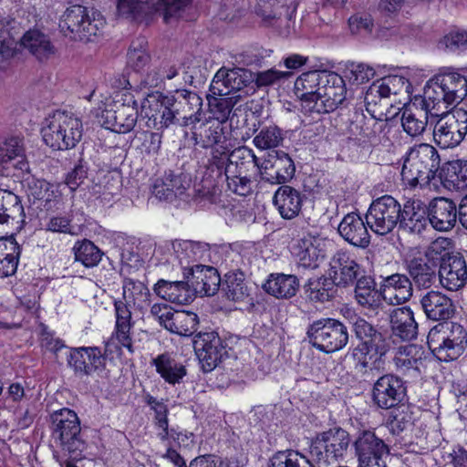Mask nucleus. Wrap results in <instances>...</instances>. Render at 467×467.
Masks as SVG:
<instances>
[{
	"instance_id": "nucleus-7",
	"label": "nucleus",
	"mask_w": 467,
	"mask_h": 467,
	"mask_svg": "<svg viewBox=\"0 0 467 467\" xmlns=\"http://www.w3.org/2000/svg\"><path fill=\"white\" fill-rule=\"evenodd\" d=\"M41 134L45 143L54 150L72 149L82 138V121L72 113L57 111L45 119Z\"/></svg>"
},
{
	"instance_id": "nucleus-52",
	"label": "nucleus",
	"mask_w": 467,
	"mask_h": 467,
	"mask_svg": "<svg viewBox=\"0 0 467 467\" xmlns=\"http://www.w3.org/2000/svg\"><path fill=\"white\" fill-rule=\"evenodd\" d=\"M75 259L86 267H94L102 258V252L89 240L77 242L73 247Z\"/></svg>"
},
{
	"instance_id": "nucleus-12",
	"label": "nucleus",
	"mask_w": 467,
	"mask_h": 467,
	"mask_svg": "<svg viewBox=\"0 0 467 467\" xmlns=\"http://www.w3.org/2000/svg\"><path fill=\"white\" fill-rule=\"evenodd\" d=\"M349 445V435L341 428L318 435L310 446L309 454L316 467H329L343 458Z\"/></svg>"
},
{
	"instance_id": "nucleus-14",
	"label": "nucleus",
	"mask_w": 467,
	"mask_h": 467,
	"mask_svg": "<svg viewBox=\"0 0 467 467\" xmlns=\"http://www.w3.org/2000/svg\"><path fill=\"white\" fill-rule=\"evenodd\" d=\"M400 213V203L390 195H383L369 205L366 223L375 234L386 235L399 226Z\"/></svg>"
},
{
	"instance_id": "nucleus-20",
	"label": "nucleus",
	"mask_w": 467,
	"mask_h": 467,
	"mask_svg": "<svg viewBox=\"0 0 467 467\" xmlns=\"http://www.w3.org/2000/svg\"><path fill=\"white\" fill-rule=\"evenodd\" d=\"M296 167L291 157L283 150L268 153L264 161H260L258 174L261 179L272 184H283L291 180Z\"/></svg>"
},
{
	"instance_id": "nucleus-40",
	"label": "nucleus",
	"mask_w": 467,
	"mask_h": 467,
	"mask_svg": "<svg viewBox=\"0 0 467 467\" xmlns=\"http://www.w3.org/2000/svg\"><path fill=\"white\" fill-rule=\"evenodd\" d=\"M116 324L112 339H116L120 346L132 352L130 329L132 327L130 305L120 299L114 301Z\"/></svg>"
},
{
	"instance_id": "nucleus-35",
	"label": "nucleus",
	"mask_w": 467,
	"mask_h": 467,
	"mask_svg": "<svg viewBox=\"0 0 467 467\" xmlns=\"http://www.w3.org/2000/svg\"><path fill=\"white\" fill-rule=\"evenodd\" d=\"M437 262L423 256H414L407 261V270L418 288H430L437 278Z\"/></svg>"
},
{
	"instance_id": "nucleus-57",
	"label": "nucleus",
	"mask_w": 467,
	"mask_h": 467,
	"mask_svg": "<svg viewBox=\"0 0 467 467\" xmlns=\"http://www.w3.org/2000/svg\"><path fill=\"white\" fill-rule=\"evenodd\" d=\"M61 184H53L45 180L34 181L30 186L31 194L37 200L45 201L47 203L57 202L60 199L63 189Z\"/></svg>"
},
{
	"instance_id": "nucleus-48",
	"label": "nucleus",
	"mask_w": 467,
	"mask_h": 467,
	"mask_svg": "<svg viewBox=\"0 0 467 467\" xmlns=\"http://www.w3.org/2000/svg\"><path fill=\"white\" fill-rule=\"evenodd\" d=\"M284 6L277 0H257L253 12L257 22L264 26H275L282 20Z\"/></svg>"
},
{
	"instance_id": "nucleus-58",
	"label": "nucleus",
	"mask_w": 467,
	"mask_h": 467,
	"mask_svg": "<svg viewBox=\"0 0 467 467\" xmlns=\"http://www.w3.org/2000/svg\"><path fill=\"white\" fill-rule=\"evenodd\" d=\"M428 335L440 336L444 340H456L467 343V330L459 323L442 322L433 327Z\"/></svg>"
},
{
	"instance_id": "nucleus-10",
	"label": "nucleus",
	"mask_w": 467,
	"mask_h": 467,
	"mask_svg": "<svg viewBox=\"0 0 467 467\" xmlns=\"http://www.w3.org/2000/svg\"><path fill=\"white\" fill-rule=\"evenodd\" d=\"M308 343L316 349L329 354L343 349L348 343L347 326L336 318H320L306 329Z\"/></svg>"
},
{
	"instance_id": "nucleus-29",
	"label": "nucleus",
	"mask_w": 467,
	"mask_h": 467,
	"mask_svg": "<svg viewBox=\"0 0 467 467\" xmlns=\"http://www.w3.org/2000/svg\"><path fill=\"white\" fill-rule=\"evenodd\" d=\"M23 141L19 137L6 138L0 142V173L9 176L12 170L26 171Z\"/></svg>"
},
{
	"instance_id": "nucleus-53",
	"label": "nucleus",
	"mask_w": 467,
	"mask_h": 467,
	"mask_svg": "<svg viewBox=\"0 0 467 467\" xmlns=\"http://www.w3.org/2000/svg\"><path fill=\"white\" fill-rule=\"evenodd\" d=\"M150 8L147 0H118L117 2V15L129 20H141Z\"/></svg>"
},
{
	"instance_id": "nucleus-13",
	"label": "nucleus",
	"mask_w": 467,
	"mask_h": 467,
	"mask_svg": "<svg viewBox=\"0 0 467 467\" xmlns=\"http://www.w3.org/2000/svg\"><path fill=\"white\" fill-rule=\"evenodd\" d=\"M437 117L432 130L435 144L443 150L459 146L467 135V111L456 109Z\"/></svg>"
},
{
	"instance_id": "nucleus-43",
	"label": "nucleus",
	"mask_w": 467,
	"mask_h": 467,
	"mask_svg": "<svg viewBox=\"0 0 467 467\" xmlns=\"http://www.w3.org/2000/svg\"><path fill=\"white\" fill-rule=\"evenodd\" d=\"M300 192L288 185L280 186L275 192L273 202L284 219H292L298 215L302 206Z\"/></svg>"
},
{
	"instance_id": "nucleus-27",
	"label": "nucleus",
	"mask_w": 467,
	"mask_h": 467,
	"mask_svg": "<svg viewBox=\"0 0 467 467\" xmlns=\"http://www.w3.org/2000/svg\"><path fill=\"white\" fill-rule=\"evenodd\" d=\"M429 225L438 232L451 231L458 220L456 203L445 197H435L428 203Z\"/></svg>"
},
{
	"instance_id": "nucleus-5",
	"label": "nucleus",
	"mask_w": 467,
	"mask_h": 467,
	"mask_svg": "<svg viewBox=\"0 0 467 467\" xmlns=\"http://www.w3.org/2000/svg\"><path fill=\"white\" fill-rule=\"evenodd\" d=\"M438 150L431 144L420 143L410 147L404 158L401 177L410 187L429 185L440 167Z\"/></svg>"
},
{
	"instance_id": "nucleus-17",
	"label": "nucleus",
	"mask_w": 467,
	"mask_h": 467,
	"mask_svg": "<svg viewBox=\"0 0 467 467\" xmlns=\"http://www.w3.org/2000/svg\"><path fill=\"white\" fill-rule=\"evenodd\" d=\"M317 92V99L310 106V112L318 114L334 111L346 99L344 79L337 73L327 71Z\"/></svg>"
},
{
	"instance_id": "nucleus-3",
	"label": "nucleus",
	"mask_w": 467,
	"mask_h": 467,
	"mask_svg": "<svg viewBox=\"0 0 467 467\" xmlns=\"http://www.w3.org/2000/svg\"><path fill=\"white\" fill-rule=\"evenodd\" d=\"M155 103L160 107L159 129L195 126L202 121V99L195 92L178 89L172 95L160 96Z\"/></svg>"
},
{
	"instance_id": "nucleus-41",
	"label": "nucleus",
	"mask_w": 467,
	"mask_h": 467,
	"mask_svg": "<svg viewBox=\"0 0 467 467\" xmlns=\"http://www.w3.org/2000/svg\"><path fill=\"white\" fill-rule=\"evenodd\" d=\"M429 116H439L438 110H427L421 100V109L405 108L401 112V126L403 130L410 137L421 135L428 125Z\"/></svg>"
},
{
	"instance_id": "nucleus-15",
	"label": "nucleus",
	"mask_w": 467,
	"mask_h": 467,
	"mask_svg": "<svg viewBox=\"0 0 467 467\" xmlns=\"http://www.w3.org/2000/svg\"><path fill=\"white\" fill-rule=\"evenodd\" d=\"M246 254L245 250H231L226 254L225 264L228 265L227 260H230L231 264L229 266L232 269L224 275L221 286L229 300L244 301L250 295L244 273L242 270V267H245L249 264V258L246 257Z\"/></svg>"
},
{
	"instance_id": "nucleus-2",
	"label": "nucleus",
	"mask_w": 467,
	"mask_h": 467,
	"mask_svg": "<svg viewBox=\"0 0 467 467\" xmlns=\"http://www.w3.org/2000/svg\"><path fill=\"white\" fill-rule=\"evenodd\" d=\"M351 325L355 337L359 340V344L349 352L355 370L363 375L368 370H379L389 347L386 337L361 317H355Z\"/></svg>"
},
{
	"instance_id": "nucleus-62",
	"label": "nucleus",
	"mask_w": 467,
	"mask_h": 467,
	"mask_svg": "<svg viewBox=\"0 0 467 467\" xmlns=\"http://www.w3.org/2000/svg\"><path fill=\"white\" fill-rule=\"evenodd\" d=\"M209 105L211 114L213 115V118L209 120L220 121L223 125L232 112L234 107L233 98H214L213 101H210Z\"/></svg>"
},
{
	"instance_id": "nucleus-63",
	"label": "nucleus",
	"mask_w": 467,
	"mask_h": 467,
	"mask_svg": "<svg viewBox=\"0 0 467 467\" xmlns=\"http://www.w3.org/2000/svg\"><path fill=\"white\" fill-rule=\"evenodd\" d=\"M223 174L225 176L228 189L233 192L241 196H247L252 192L253 182L248 173L241 175L237 173L234 174V177L229 175L228 172H223Z\"/></svg>"
},
{
	"instance_id": "nucleus-54",
	"label": "nucleus",
	"mask_w": 467,
	"mask_h": 467,
	"mask_svg": "<svg viewBox=\"0 0 467 467\" xmlns=\"http://www.w3.org/2000/svg\"><path fill=\"white\" fill-rule=\"evenodd\" d=\"M150 296L148 287L143 282L132 278H125L122 283V301L130 305H135L138 302L150 301Z\"/></svg>"
},
{
	"instance_id": "nucleus-64",
	"label": "nucleus",
	"mask_w": 467,
	"mask_h": 467,
	"mask_svg": "<svg viewBox=\"0 0 467 467\" xmlns=\"http://www.w3.org/2000/svg\"><path fill=\"white\" fill-rule=\"evenodd\" d=\"M147 404L150 407V409L154 411V423L157 427H164L169 426L168 420V413L169 410L167 405L163 402L162 400H158L152 396H148L146 398Z\"/></svg>"
},
{
	"instance_id": "nucleus-51",
	"label": "nucleus",
	"mask_w": 467,
	"mask_h": 467,
	"mask_svg": "<svg viewBox=\"0 0 467 467\" xmlns=\"http://www.w3.org/2000/svg\"><path fill=\"white\" fill-rule=\"evenodd\" d=\"M293 253L299 261L300 265L316 268L320 256V251L314 245L311 237H304L297 241L293 247Z\"/></svg>"
},
{
	"instance_id": "nucleus-47",
	"label": "nucleus",
	"mask_w": 467,
	"mask_h": 467,
	"mask_svg": "<svg viewBox=\"0 0 467 467\" xmlns=\"http://www.w3.org/2000/svg\"><path fill=\"white\" fill-rule=\"evenodd\" d=\"M336 286L329 276H320L310 278L304 288L308 300L314 303H325L334 296Z\"/></svg>"
},
{
	"instance_id": "nucleus-31",
	"label": "nucleus",
	"mask_w": 467,
	"mask_h": 467,
	"mask_svg": "<svg viewBox=\"0 0 467 467\" xmlns=\"http://www.w3.org/2000/svg\"><path fill=\"white\" fill-rule=\"evenodd\" d=\"M325 76H327V70L307 71L302 73L295 81V94L308 112H310V106L317 99V92Z\"/></svg>"
},
{
	"instance_id": "nucleus-61",
	"label": "nucleus",
	"mask_w": 467,
	"mask_h": 467,
	"mask_svg": "<svg viewBox=\"0 0 467 467\" xmlns=\"http://www.w3.org/2000/svg\"><path fill=\"white\" fill-rule=\"evenodd\" d=\"M146 41L144 39H138L133 42L128 52V65L135 70L143 68L150 60V56L144 48Z\"/></svg>"
},
{
	"instance_id": "nucleus-23",
	"label": "nucleus",
	"mask_w": 467,
	"mask_h": 467,
	"mask_svg": "<svg viewBox=\"0 0 467 467\" xmlns=\"http://www.w3.org/2000/svg\"><path fill=\"white\" fill-rule=\"evenodd\" d=\"M441 285L450 291H457L467 284V263L459 253L441 257L439 267Z\"/></svg>"
},
{
	"instance_id": "nucleus-33",
	"label": "nucleus",
	"mask_w": 467,
	"mask_h": 467,
	"mask_svg": "<svg viewBox=\"0 0 467 467\" xmlns=\"http://www.w3.org/2000/svg\"><path fill=\"white\" fill-rule=\"evenodd\" d=\"M412 283L402 274H393L384 278L381 285L382 298L390 305H400L412 296Z\"/></svg>"
},
{
	"instance_id": "nucleus-42",
	"label": "nucleus",
	"mask_w": 467,
	"mask_h": 467,
	"mask_svg": "<svg viewBox=\"0 0 467 467\" xmlns=\"http://www.w3.org/2000/svg\"><path fill=\"white\" fill-rule=\"evenodd\" d=\"M389 322L393 334L402 340H411L418 335V324L412 310L408 306L393 309Z\"/></svg>"
},
{
	"instance_id": "nucleus-21",
	"label": "nucleus",
	"mask_w": 467,
	"mask_h": 467,
	"mask_svg": "<svg viewBox=\"0 0 467 467\" xmlns=\"http://www.w3.org/2000/svg\"><path fill=\"white\" fill-rule=\"evenodd\" d=\"M405 397V383L402 379L394 374L379 377L373 385L372 400L380 409L394 408L401 403Z\"/></svg>"
},
{
	"instance_id": "nucleus-25",
	"label": "nucleus",
	"mask_w": 467,
	"mask_h": 467,
	"mask_svg": "<svg viewBox=\"0 0 467 467\" xmlns=\"http://www.w3.org/2000/svg\"><path fill=\"white\" fill-rule=\"evenodd\" d=\"M176 260L182 268L191 267V264L199 261L207 262L211 256L209 244L191 240H174L165 244L163 246Z\"/></svg>"
},
{
	"instance_id": "nucleus-32",
	"label": "nucleus",
	"mask_w": 467,
	"mask_h": 467,
	"mask_svg": "<svg viewBox=\"0 0 467 467\" xmlns=\"http://www.w3.org/2000/svg\"><path fill=\"white\" fill-rule=\"evenodd\" d=\"M339 235L348 244L360 248H366L370 244V235L362 218L350 213L343 217L338 224Z\"/></svg>"
},
{
	"instance_id": "nucleus-36",
	"label": "nucleus",
	"mask_w": 467,
	"mask_h": 467,
	"mask_svg": "<svg viewBox=\"0 0 467 467\" xmlns=\"http://www.w3.org/2000/svg\"><path fill=\"white\" fill-rule=\"evenodd\" d=\"M421 307L429 319L447 320L455 311L452 300L439 291L427 292L420 299Z\"/></svg>"
},
{
	"instance_id": "nucleus-28",
	"label": "nucleus",
	"mask_w": 467,
	"mask_h": 467,
	"mask_svg": "<svg viewBox=\"0 0 467 467\" xmlns=\"http://www.w3.org/2000/svg\"><path fill=\"white\" fill-rule=\"evenodd\" d=\"M399 228L410 234H420L429 226L428 205L420 199H409L401 206Z\"/></svg>"
},
{
	"instance_id": "nucleus-45",
	"label": "nucleus",
	"mask_w": 467,
	"mask_h": 467,
	"mask_svg": "<svg viewBox=\"0 0 467 467\" xmlns=\"http://www.w3.org/2000/svg\"><path fill=\"white\" fill-rule=\"evenodd\" d=\"M20 43L38 60L47 59L55 53V47L49 37L39 30L27 31Z\"/></svg>"
},
{
	"instance_id": "nucleus-56",
	"label": "nucleus",
	"mask_w": 467,
	"mask_h": 467,
	"mask_svg": "<svg viewBox=\"0 0 467 467\" xmlns=\"http://www.w3.org/2000/svg\"><path fill=\"white\" fill-rule=\"evenodd\" d=\"M282 130L277 126L263 127L254 137L253 143L259 150H271L283 142Z\"/></svg>"
},
{
	"instance_id": "nucleus-30",
	"label": "nucleus",
	"mask_w": 467,
	"mask_h": 467,
	"mask_svg": "<svg viewBox=\"0 0 467 467\" xmlns=\"http://www.w3.org/2000/svg\"><path fill=\"white\" fill-rule=\"evenodd\" d=\"M427 353L421 346L410 344L400 347L393 357L396 370L401 374L418 375L425 367Z\"/></svg>"
},
{
	"instance_id": "nucleus-46",
	"label": "nucleus",
	"mask_w": 467,
	"mask_h": 467,
	"mask_svg": "<svg viewBox=\"0 0 467 467\" xmlns=\"http://www.w3.org/2000/svg\"><path fill=\"white\" fill-rule=\"evenodd\" d=\"M355 297L358 305L369 309H376L380 305L381 291L376 289L373 278L365 274L355 284Z\"/></svg>"
},
{
	"instance_id": "nucleus-22",
	"label": "nucleus",
	"mask_w": 467,
	"mask_h": 467,
	"mask_svg": "<svg viewBox=\"0 0 467 467\" xmlns=\"http://www.w3.org/2000/svg\"><path fill=\"white\" fill-rule=\"evenodd\" d=\"M183 275L192 287L194 296H211L215 295L221 286V277L218 271L213 267L201 264L184 267Z\"/></svg>"
},
{
	"instance_id": "nucleus-26",
	"label": "nucleus",
	"mask_w": 467,
	"mask_h": 467,
	"mask_svg": "<svg viewBox=\"0 0 467 467\" xmlns=\"http://www.w3.org/2000/svg\"><path fill=\"white\" fill-rule=\"evenodd\" d=\"M67 362L78 377L90 376L105 365V358L97 347H80L70 349Z\"/></svg>"
},
{
	"instance_id": "nucleus-1",
	"label": "nucleus",
	"mask_w": 467,
	"mask_h": 467,
	"mask_svg": "<svg viewBox=\"0 0 467 467\" xmlns=\"http://www.w3.org/2000/svg\"><path fill=\"white\" fill-rule=\"evenodd\" d=\"M409 88V81L400 76H388L373 82L365 94L366 109L371 114L368 118L364 114H355L349 125V133L361 142H381L380 135L388 129L381 117L383 112L376 115L373 107L380 104L383 99L389 98L391 94L397 95Z\"/></svg>"
},
{
	"instance_id": "nucleus-49",
	"label": "nucleus",
	"mask_w": 467,
	"mask_h": 467,
	"mask_svg": "<svg viewBox=\"0 0 467 467\" xmlns=\"http://www.w3.org/2000/svg\"><path fill=\"white\" fill-rule=\"evenodd\" d=\"M268 467H316L312 458H307L298 451L285 450L275 452L268 462Z\"/></svg>"
},
{
	"instance_id": "nucleus-37",
	"label": "nucleus",
	"mask_w": 467,
	"mask_h": 467,
	"mask_svg": "<svg viewBox=\"0 0 467 467\" xmlns=\"http://www.w3.org/2000/svg\"><path fill=\"white\" fill-rule=\"evenodd\" d=\"M264 291L277 299H289L299 289V279L295 275L283 273L270 274L262 285Z\"/></svg>"
},
{
	"instance_id": "nucleus-24",
	"label": "nucleus",
	"mask_w": 467,
	"mask_h": 467,
	"mask_svg": "<svg viewBox=\"0 0 467 467\" xmlns=\"http://www.w3.org/2000/svg\"><path fill=\"white\" fill-rule=\"evenodd\" d=\"M226 158L222 160L223 163H214L219 174L228 172L234 177V174H247L250 171L255 170L258 173L260 159L256 157L254 150L246 146L238 147L230 151H226Z\"/></svg>"
},
{
	"instance_id": "nucleus-38",
	"label": "nucleus",
	"mask_w": 467,
	"mask_h": 467,
	"mask_svg": "<svg viewBox=\"0 0 467 467\" xmlns=\"http://www.w3.org/2000/svg\"><path fill=\"white\" fill-rule=\"evenodd\" d=\"M25 218L20 198L13 192L0 188V224L21 227Z\"/></svg>"
},
{
	"instance_id": "nucleus-9",
	"label": "nucleus",
	"mask_w": 467,
	"mask_h": 467,
	"mask_svg": "<svg viewBox=\"0 0 467 467\" xmlns=\"http://www.w3.org/2000/svg\"><path fill=\"white\" fill-rule=\"evenodd\" d=\"M138 103L128 90L117 91L100 114L101 125L117 133L131 131L138 119Z\"/></svg>"
},
{
	"instance_id": "nucleus-8",
	"label": "nucleus",
	"mask_w": 467,
	"mask_h": 467,
	"mask_svg": "<svg viewBox=\"0 0 467 467\" xmlns=\"http://www.w3.org/2000/svg\"><path fill=\"white\" fill-rule=\"evenodd\" d=\"M105 20L99 12L75 5L66 9L59 21L60 30L74 40L88 42L100 33Z\"/></svg>"
},
{
	"instance_id": "nucleus-11",
	"label": "nucleus",
	"mask_w": 467,
	"mask_h": 467,
	"mask_svg": "<svg viewBox=\"0 0 467 467\" xmlns=\"http://www.w3.org/2000/svg\"><path fill=\"white\" fill-rule=\"evenodd\" d=\"M192 139L194 144L202 149L210 150L209 164L223 163L226 151L232 149L229 133L220 121L205 120L193 126Z\"/></svg>"
},
{
	"instance_id": "nucleus-16",
	"label": "nucleus",
	"mask_w": 467,
	"mask_h": 467,
	"mask_svg": "<svg viewBox=\"0 0 467 467\" xmlns=\"http://www.w3.org/2000/svg\"><path fill=\"white\" fill-rule=\"evenodd\" d=\"M358 467H387L384 457L389 454V446L375 431H359L354 441Z\"/></svg>"
},
{
	"instance_id": "nucleus-4",
	"label": "nucleus",
	"mask_w": 467,
	"mask_h": 467,
	"mask_svg": "<svg viewBox=\"0 0 467 467\" xmlns=\"http://www.w3.org/2000/svg\"><path fill=\"white\" fill-rule=\"evenodd\" d=\"M467 95V79L464 76L445 71L437 74L425 85L423 106L427 110L447 109L460 103Z\"/></svg>"
},
{
	"instance_id": "nucleus-55",
	"label": "nucleus",
	"mask_w": 467,
	"mask_h": 467,
	"mask_svg": "<svg viewBox=\"0 0 467 467\" xmlns=\"http://www.w3.org/2000/svg\"><path fill=\"white\" fill-rule=\"evenodd\" d=\"M444 183L449 190L467 189V161H457L451 163L448 168Z\"/></svg>"
},
{
	"instance_id": "nucleus-18",
	"label": "nucleus",
	"mask_w": 467,
	"mask_h": 467,
	"mask_svg": "<svg viewBox=\"0 0 467 467\" xmlns=\"http://www.w3.org/2000/svg\"><path fill=\"white\" fill-rule=\"evenodd\" d=\"M192 344L203 372L213 370L226 354L222 338L214 331L197 334Z\"/></svg>"
},
{
	"instance_id": "nucleus-60",
	"label": "nucleus",
	"mask_w": 467,
	"mask_h": 467,
	"mask_svg": "<svg viewBox=\"0 0 467 467\" xmlns=\"http://www.w3.org/2000/svg\"><path fill=\"white\" fill-rule=\"evenodd\" d=\"M347 75L349 82L354 85H361L368 82L375 76V69L368 64L351 62L347 67Z\"/></svg>"
},
{
	"instance_id": "nucleus-44",
	"label": "nucleus",
	"mask_w": 467,
	"mask_h": 467,
	"mask_svg": "<svg viewBox=\"0 0 467 467\" xmlns=\"http://www.w3.org/2000/svg\"><path fill=\"white\" fill-rule=\"evenodd\" d=\"M427 343L432 354L442 362L456 360L464 352L467 343L444 340L440 336L428 335Z\"/></svg>"
},
{
	"instance_id": "nucleus-59",
	"label": "nucleus",
	"mask_w": 467,
	"mask_h": 467,
	"mask_svg": "<svg viewBox=\"0 0 467 467\" xmlns=\"http://www.w3.org/2000/svg\"><path fill=\"white\" fill-rule=\"evenodd\" d=\"M224 73L226 77L224 81H226L231 93L242 90L254 80V74L242 67H234L233 69L224 68Z\"/></svg>"
},
{
	"instance_id": "nucleus-34",
	"label": "nucleus",
	"mask_w": 467,
	"mask_h": 467,
	"mask_svg": "<svg viewBox=\"0 0 467 467\" xmlns=\"http://www.w3.org/2000/svg\"><path fill=\"white\" fill-rule=\"evenodd\" d=\"M154 293L171 303L187 305L195 298L192 287L186 281H167L160 279L153 286Z\"/></svg>"
},
{
	"instance_id": "nucleus-39",
	"label": "nucleus",
	"mask_w": 467,
	"mask_h": 467,
	"mask_svg": "<svg viewBox=\"0 0 467 467\" xmlns=\"http://www.w3.org/2000/svg\"><path fill=\"white\" fill-rule=\"evenodd\" d=\"M151 363L157 373L169 384H180L187 375L186 367L172 353L160 354L152 359Z\"/></svg>"
},
{
	"instance_id": "nucleus-50",
	"label": "nucleus",
	"mask_w": 467,
	"mask_h": 467,
	"mask_svg": "<svg viewBox=\"0 0 467 467\" xmlns=\"http://www.w3.org/2000/svg\"><path fill=\"white\" fill-rule=\"evenodd\" d=\"M198 316L193 312L175 311L169 323L168 330L171 333L189 337L192 336L198 327Z\"/></svg>"
},
{
	"instance_id": "nucleus-6",
	"label": "nucleus",
	"mask_w": 467,
	"mask_h": 467,
	"mask_svg": "<svg viewBox=\"0 0 467 467\" xmlns=\"http://www.w3.org/2000/svg\"><path fill=\"white\" fill-rule=\"evenodd\" d=\"M52 438L71 461L83 457L86 442L81 435L78 417L72 410L64 408L50 415Z\"/></svg>"
},
{
	"instance_id": "nucleus-19",
	"label": "nucleus",
	"mask_w": 467,
	"mask_h": 467,
	"mask_svg": "<svg viewBox=\"0 0 467 467\" xmlns=\"http://www.w3.org/2000/svg\"><path fill=\"white\" fill-rule=\"evenodd\" d=\"M364 274L356 256L347 250H338L330 258L328 275L337 286H352Z\"/></svg>"
}]
</instances>
